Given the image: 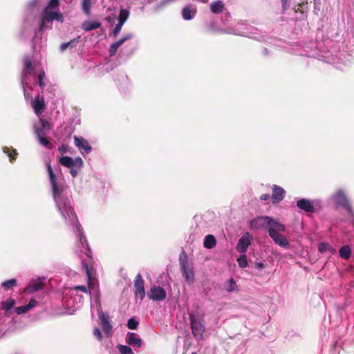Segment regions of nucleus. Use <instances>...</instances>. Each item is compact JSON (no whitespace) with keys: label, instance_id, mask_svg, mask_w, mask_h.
I'll return each mask as SVG.
<instances>
[{"label":"nucleus","instance_id":"20e7f679","mask_svg":"<svg viewBox=\"0 0 354 354\" xmlns=\"http://www.w3.org/2000/svg\"><path fill=\"white\" fill-rule=\"evenodd\" d=\"M45 80L46 74L41 68H24L22 72L21 84L24 87L28 86L30 84H37L43 89L46 86ZM24 95L26 96V90Z\"/></svg>","mask_w":354,"mask_h":354},{"label":"nucleus","instance_id":"1a4fd4ad","mask_svg":"<svg viewBox=\"0 0 354 354\" xmlns=\"http://www.w3.org/2000/svg\"><path fill=\"white\" fill-rule=\"evenodd\" d=\"M186 258L185 254H184V257H183V254L180 256V266L186 282L191 284L194 282V274L192 266L187 261Z\"/></svg>","mask_w":354,"mask_h":354},{"label":"nucleus","instance_id":"603ef678","mask_svg":"<svg viewBox=\"0 0 354 354\" xmlns=\"http://www.w3.org/2000/svg\"><path fill=\"white\" fill-rule=\"evenodd\" d=\"M288 0H281L282 7L283 10H286L288 8L287 3Z\"/></svg>","mask_w":354,"mask_h":354},{"label":"nucleus","instance_id":"6e6d98bb","mask_svg":"<svg viewBox=\"0 0 354 354\" xmlns=\"http://www.w3.org/2000/svg\"><path fill=\"white\" fill-rule=\"evenodd\" d=\"M258 267H259V268H262V267H263V264H262V263H259V264L258 265Z\"/></svg>","mask_w":354,"mask_h":354},{"label":"nucleus","instance_id":"2f4dec72","mask_svg":"<svg viewBox=\"0 0 354 354\" xmlns=\"http://www.w3.org/2000/svg\"><path fill=\"white\" fill-rule=\"evenodd\" d=\"M224 288L227 292H232L236 290V284L235 281L231 278L228 280V281L225 284Z\"/></svg>","mask_w":354,"mask_h":354},{"label":"nucleus","instance_id":"bb28decb","mask_svg":"<svg viewBox=\"0 0 354 354\" xmlns=\"http://www.w3.org/2000/svg\"><path fill=\"white\" fill-rule=\"evenodd\" d=\"M216 243L215 237L213 235L209 234L205 237L204 239V247L208 249L213 248Z\"/></svg>","mask_w":354,"mask_h":354},{"label":"nucleus","instance_id":"37998d69","mask_svg":"<svg viewBox=\"0 0 354 354\" xmlns=\"http://www.w3.org/2000/svg\"><path fill=\"white\" fill-rule=\"evenodd\" d=\"M14 156L11 153L10 150L8 147H5L3 149V152L8 155V156L10 158V161H12V160L15 159V156L17 155V151L15 149L12 150Z\"/></svg>","mask_w":354,"mask_h":354},{"label":"nucleus","instance_id":"72a5a7b5","mask_svg":"<svg viewBox=\"0 0 354 354\" xmlns=\"http://www.w3.org/2000/svg\"><path fill=\"white\" fill-rule=\"evenodd\" d=\"M237 262H238L239 266L240 268H246L248 266V261H247L246 255L245 254L241 255L237 259Z\"/></svg>","mask_w":354,"mask_h":354},{"label":"nucleus","instance_id":"412c9836","mask_svg":"<svg viewBox=\"0 0 354 354\" xmlns=\"http://www.w3.org/2000/svg\"><path fill=\"white\" fill-rule=\"evenodd\" d=\"M272 200L274 203H277L282 201L285 196V190L278 185H274L272 187Z\"/></svg>","mask_w":354,"mask_h":354},{"label":"nucleus","instance_id":"0eeeda50","mask_svg":"<svg viewBox=\"0 0 354 354\" xmlns=\"http://www.w3.org/2000/svg\"><path fill=\"white\" fill-rule=\"evenodd\" d=\"M333 202L337 206L342 207L347 212L353 214V209L346 193L342 189L337 190L332 196Z\"/></svg>","mask_w":354,"mask_h":354},{"label":"nucleus","instance_id":"393cba45","mask_svg":"<svg viewBox=\"0 0 354 354\" xmlns=\"http://www.w3.org/2000/svg\"><path fill=\"white\" fill-rule=\"evenodd\" d=\"M224 9V3L220 1H215L210 4V10L214 14H219Z\"/></svg>","mask_w":354,"mask_h":354},{"label":"nucleus","instance_id":"c85d7f7f","mask_svg":"<svg viewBox=\"0 0 354 354\" xmlns=\"http://www.w3.org/2000/svg\"><path fill=\"white\" fill-rule=\"evenodd\" d=\"M17 280L15 279H11L6 280L1 283V287L5 290H8L17 286Z\"/></svg>","mask_w":354,"mask_h":354},{"label":"nucleus","instance_id":"2eb2a0df","mask_svg":"<svg viewBox=\"0 0 354 354\" xmlns=\"http://www.w3.org/2000/svg\"><path fill=\"white\" fill-rule=\"evenodd\" d=\"M31 105L35 114L39 116L46 109L44 97L38 95L37 97L32 101Z\"/></svg>","mask_w":354,"mask_h":354},{"label":"nucleus","instance_id":"4d7b16f0","mask_svg":"<svg viewBox=\"0 0 354 354\" xmlns=\"http://www.w3.org/2000/svg\"><path fill=\"white\" fill-rule=\"evenodd\" d=\"M91 312H92V311H93V304H91Z\"/></svg>","mask_w":354,"mask_h":354},{"label":"nucleus","instance_id":"dca6fc26","mask_svg":"<svg viewBox=\"0 0 354 354\" xmlns=\"http://www.w3.org/2000/svg\"><path fill=\"white\" fill-rule=\"evenodd\" d=\"M44 283L42 279L39 278L36 279H32L29 284L25 288L24 292L32 294L37 290L43 289Z\"/></svg>","mask_w":354,"mask_h":354},{"label":"nucleus","instance_id":"473e14b6","mask_svg":"<svg viewBox=\"0 0 354 354\" xmlns=\"http://www.w3.org/2000/svg\"><path fill=\"white\" fill-rule=\"evenodd\" d=\"M117 348L120 354H133L131 348L129 346L119 344Z\"/></svg>","mask_w":354,"mask_h":354},{"label":"nucleus","instance_id":"09e8293b","mask_svg":"<svg viewBox=\"0 0 354 354\" xmlns=\"http://www.w3.org/2000/svg\"><path fill=\"white\" fill-rule=\"evenodd\" d=\"M38 304V301L34 299L30 300L27 305L29 310H31L32 308L35 307Z\"/></svg>","mask_w":354,"mask_h":354},{"label":"nucleus","instance_id":"39448f33","mask_svg":"<svg viewBox=\"0 0 354 354\" xmlns=\"http://www.w3.org/2000/svg\"><path fill=\"white\" fill-rule=\"evenodd\" d=\"M285 231V226L277 221V223L271 225L268 232L270 236L273 241L281 248H287L289 246V241L281 234Z\"/></svg>","mask_w":354,"mask_h":354},{"label":"nucleus","instance_id":"b1692460","mask_svg":"<svg viewBox=\"0 0 354 354\" xmlns=\"http://www.w3.org/2000/svg\"><path fill=\"white\" fill-rule=\"evenodd\" d=\"M37 6V0H30L26 6V11L28 15L35 17Z\"/></svg>","mask_w":354,"mask_h":354},{"label":"nucleus","instance_id":"49530a36","mask_svg":"<svg viewBox=\"0 0 354 354\" xmlns=\"http://www.w3.org/2000/svg\"><path fill=\"white\" fill-rule=\"evenodd\" d=\"M77 290H80L83 292H85L86 293L87 291H88V288L86 286H75L72 288V291H77Z\"/></svg>","mask_w":354,"mask_h":354},{"label":"nucleus","instance_id":"9b49d317","mask_svg":"<svg viewBox=\"0 0 354 354\" xmlns=\"http://www.w3.org/2000/svg\"><path fill=\"white\" fill-rule=\"evenodd\" d=\"M148 297L153 301H163L167 296L165 289L160 286H153L147 293Z\"/></svg>","mask_w":354,"mask_h":354},{"label":"nucleus","instance_id":"a211bd4d","mask_svg":"<svg viewBox=\"0 0 354 354\" xmlns=\"http://www.w3.org/2000/svg\"><path fill=\"white\" fill-rule=\"evenodd\" d=\"M126 342L129 345L138 348H140L142 344V341L139 335L136 333L130 332L127 334Z\"/></svg>","mask_w":354,"mask_h":354},{"label":"nucleus","instance_id":"5701e85b","mask_svg":"<svg viewBox=\"0 0 354 354\" xmlns=\"http://www.w3.org/2000/svg\"><path fill=\"white\" fill-rule=\"evenodd\" d=\"M318 250L320 253H328L329 255L335 253V250L328 243L322 242L318 244Z\"/></svg>","mask_w":354,"mask_h":354},{"label":"nucleus","instance_id":"6e6552de","mask_svg":"<svg viewBox=\"0 0 354 354\" xmlns=\"http://www.w3.org/2000/svg\"><path fill=\"white\" fill-rule=\"evenodd\" d=\"M277 223V221L272 219L269 216H259L250 221V227L251 229L256 230L267 228L269 231L271 225Z\"/></svg>","mask_w":354,"mask_h":354},{"label":"nucleus","instance_id":"3c124183","mask_svg":"<svg viewBox=\"0 0 354 354\" xmlns=\"http://www.w3.org/2000/svg\"><path fill=\"white\" fill-rule=\"evenodd\" d=\"M270 194H262L260 197V199L261 201H267L270 198Z\"/></svg>","mask_w":354,"mask_h":354},{"label":"nucleus","instance_id":"13d9d810","mask_svg":"<svg viewBox=\"0 0 354 354\" xmlns=\"http://www.w3.org/2000/svg\"><path fill=\"white\" fill-rule=\"evenodd\" d=\"M106 20L110 21V19H109V18H106Z\"/></svg>","mask_w":354,"mask_h":354},{"label":"nucleus","instance_id":"58836bf2","mask_svg":"<svg viewBox=\"0 0 354 354\" xmlns=\"http://www.w3.org/2000/svg\"><path fill=\"white\" fill-rule=\"evenodd\" d=\"M39 124L41 127V128L44 129V130H49L51 129L50 123L44 119L39 118Z\"/></svg>","mask_w":354,"mask_h":354},{"label":"nucleus","instance_id":"423d86ee","mask_svg":"<svg viewBox=\"0 0 354 354\" xmlns=\"http://www.w3.org/2000/svg\"><path fill=\"white\" fill-rule=\"evenodd\" d=\"M189 320L194 337L198 340L202 339L205 330L203 319L198 315L192 313L189 315Z\"/></svg>","mask_w":354,"mask_h":354},{"label":"nucleus","instance_id":"4be33fe9","mask_svg":"<svg viewBox=\"0 0 354 354\" xmlns=\"http://www.w3.org/2000/svg\"><path fill=\"white\" fill-rule=\"evenodd\" d=\"M100 26L101 23L99 21L87 20L82 24V28L86 32H89L99 28Z\"/></svg>","mask_w":354,"mask_h":354},{"label":"nucleus","instance_id":"864d4df0","mask_svg":"<svg viewBox=\"0 0 354 354\" xmlns=\"http://www.w3.org/2000/svg\"><path fill=\"white\" fill-rule=\"evenodd\" d=\"M339 59L341 60V62H339V64H346V62H344L342 58H339Z\"/></svg>","mask_w":354,"mask_h":354},{"label":"nucleus","instance_id":"8fccbe9b","mask_svg":"<svg viewBox=\"0 0 354 354\" xmlns=\"http://www.w3.org/2000/svg\"><path fill=\"white\" fill-rule=\"evenodd\" d=\"M227 33H230V34H234V35H243L245 32H242L241 31H236V30H228L227 31Z\"/></svg>","mask_w":354,"mask_h":354},{"label":"nucleus","instance_id":"aec40b11","mask_svg":"<svg viewBox=\"0 0 354 354\" xmlns=\"http://www.w3.org/2000/svg\"><path fill=\"white\" fill-rule=\"evenodd\" d=\"M133 37V34L129 33L124 37H122L121 39H120L118 41H115V43L112 44L109 48V54L111 56L114 55L118 48L121 46L126 41L129 40Z\"/></svg>","mask_w":354,"mask_h":354},{"label":"nucleus","instance_id":"4468645a","mask_svg":"<svg viewBox=\"0 0 354 354\" xmlns=\"http://www.w3.org/2000/svg\"><path fill=\"white\" fill-rule=\"evenodd\" d=\"M74 144L82 154L91 153L92 148L88 142L82 137H74Z\"/></svg>","mask_w":354,"mask_h":354},{"label":"nucleus","instance_id":"6ab92c4d","mask_svg":"<svg viewBox=\"0 0 354 354\" xmlns=\"http://www.w3.org/2000/svg\"><path fill=\"white\" fill-rule=\"evenodd\" d=\"M297 206L306 212L312 213L315 212L314 203L310 200L302 198L297 201Z\"/></svg>","mask_w":354,"mask_h":354},{"label":"nucleus","instance_id":"ddd939ff","mask_svg":"<svg viewBox=\"0 0 354 354\" xmlns=\"http://www.w3.org/2000/svg\"><path fill=\"white\" fill-rule=\"evenodd\" d=\"M144 280L140 274H138L134 281L135 296L142 300L145 297V290L144 288Z\"/></svg>","mask_w":354,"mask_h":354},{"label":"nucleus","instance_id":"f3484780","mask_svg":"<svg viewBox=\"0 0 354 354\" xmlns=\"http://www.w3.org/2000/svg\"><path fill=\"white\" fill-rule=\"evenodd\" d=\"M196 12L197 10L196 6L192 4H189L183 8L181 14L184 20L189 21L195 17Z\"/></svg>","mask_w":354,"mask_h":354},{"label":"nucleus","instance_id":"4c0bfd02","mask_svg":"<svg viewBox=\"0 0 354 354\" xmlns=\"http://www.w3.org/2000/svg\"><path fill=\"white\" fill-rule=\"evenodd\" d=\"M174 0H160V1L157 4L156 7V10H160L162 9L164 7L167 6L169 3L172 2Z\"/></svg>","mask_w":354,"mask_h":354},{"label":"nucleus","instance_id":"e433bc0d","mask_svg":"<svg viewBox=\"0 0 354 354\" xmlns=\"http://www.w3.org/2000/svg\"><path fill=\"white\" fill-rule=\"evenodd\" d=\"M138 326V322H137L133 318H130L127 322V327L129 329L134 330L136 329Z\"/></svg>","mask_w":354,"mask_h":354},{"label":"nucleus","instance_id":"c03bdc74","mask_svg":"<svg viewBox=\"0 0 354 354\" xmlns=\"http://www.w3.org/2000/svg\"><path fill=\"white\" fill-rule=\"evenodd\" d=\"M82 167H73L69 168L70 169V174L73 178H75L77 174L80 173Z\"/></svg>","mask_w":354,"mask_h":354},{"label":"nucleus","instance_id":"79ce46f5","mask_svg":"<svg viewBox=\"0 0 354 354\" xmlns=\"http://www.w3.org/2000/svg\"><path fill=\"white\" fill-rule=\"evenodd\" d=\"M28 310H29L28 307L27 306V305L17 307L15 308V311L18 315H21V314L26 313Z\"/></svg>","mask_w":354,"mask_h":354},{"label":"nucleus","instance_id":"f257e3e1","mask_svg":"<svg viewBox=\"0 0 354 354\" xmlns=\"http://www.w3.org/2000/svg\"><path fill=\"white\" fill-rule=\"evenodd\" d=\"M50 183L52 188L53 197L57 211L67 224L73 227L78 239L76 252L84 253L89 257L90 250L83 229L78 222L77 216L71 205V191L62 179H58L54 174L50 162H46Z\"/></svg>","mask_w":354,"mask_h":354},{"label":"nucleus","instance_id":"de8ad7c7","mask_svg":"<svg viewBox=\"0 0 354 354\" xmlns=\"http://www.w3.org/2000/svg\"><path fill=\"white\" fill-rule=\"evenodd\" d=\"M93 335L97 340L101 341L102 339V335L100 328H95L93 330Z\"/></svg>","mask_w":354,"mask_h":354},{"label":"nucleus","instance_id":"a18cd8bd","mask_svg":"<svg viewBox=\"0 0 354 354\" xmlns=\"http://www.w3.org/2000/svg\"><path fill=\"white\" fill-rule=\"evenodd\" d=\"M24 66H32V58L29 55H26L24 57Z\"/></svg>","mask_w":354,"mask_h":354},{"label":"nucleus","instance_id":"7c9ffc66","mask_svg":"<svg viewBox=\"0 0 354 354\" xmlns=\"http://www.w3.org/2000/svg\"><path fill=\"white\" fill-rule=\"evenodd\" d=\"M15 304V301L9 298L6 301H2L1 303V308L5 309L6 310H10Z\"/></svg>","mask_w":354,"mask_h":354},{"label":"nucleus","instance_id":"c9c22d12","mask_svg":"<svg viewBox=\"0 0 354 354\" xmlns=\"http://www.w3.org/2000/svg\"><path fill=\"white\" fill-rule=\"evenodd\" d=\"M37 139L39 144L42 146L47 147L50 144L49 140L45 137V136L41 135L40 133H38Z\"/></svg>","mask_w":354,"mask_h":354},{"label":"nucleus","instance_id":"c756f323","mask_svg":"<svg viewBox=\"0 0 354 354\" xmlns=\"http://www.w3.org/2000/svg\"><path fill=\"white\" fill-rule=\"evenodd\" d=\"M129 12L127 9H121L118 16V22L124 24L128 19Z\"/></svg>","mask_w":354,"mask_h":354},{"label":"nucleus","instance_id":"ea45409f","mask_svg":"<svg viewBox=\"0 0 354 354\" xmlns=\"http://www.w3.org/2000/svg\"><path fill=\"white\" fill-rule=\"evenodd\" d=\"M34 129H35V133L37 136V137H38V133H40L41 135L42 136H46V133L44 130V129L41 128V126H39V123L38 124H35L34 125Z\"/></svg>","mask_w":354,"mask_h":354},{"label":"nucleus","instance_id":"f704fd0d","mask_svg":"<svg viewBox=\"0 0 354 354\" xmlns=\"http://www.w3.org/2000/svg\"><path fill=\"white\" fill-rule=\"evenodd\" d=\"M91 2V0H83L82 1V9L86 14L90 12Z\"/></svg>","mask_w":354,"mask_h":354},{"label":"nucleus","instance_id":"a19ab883","mask_svg":"<svg viewBox=\"0 0 354 354\" xmlns=\"http://www.w3.org/2000/svg\"><path fill=\"white\" fill-rule=\"evenodd\" d=\"M124 24L118 22V24L115 25V28L113 30L112 35L114 37H116L120 32L121 31V29L122 28Z\"/></svg>","mask_w":354,"mask_h":354},{"label":"nucleus","instance_id":"5fc2aeb1","mask_svg":"<svg viewBox=\"0 0 354 354\" xmlns=\"http://www.w3.org/2000/svg\"><path fill=\"white\" fill-rule=\"evenodd\" d=\"M199 1H201L203 3H206L208 2V0H199Z\"/></svg>","mask_w":354,"mask_h":354},{"label":"nucleus","instance_id":"a878e982","mask_svg":"<svg viewBox=\"0 0 354 354\" xmlns=\"http://www.w3.org/2000/svg\"><path fill=\"white\" fill-rule=\"evenodd\" d=\"M79 38L80 37H78L77 38L73 39L68 42L62 43L60 46V50L63 52L68 48H75L79 41Z\"/></svg>","mask_w":354,"mask_h":354},{"label":"nucleus","instance_id":"f8f14e48","mask_svg":"<svg viewBox=\"0 0 354 354\" xmlns=\"http://www.w3.org/2000/svg\"><path fill=\"white\" fill-rule=\"evenodd\" d=\"M59 162L62 166L67 168H71L73 167H82L84 164L82 159L80 157L73 159L69 156H63L60 158Z\"/></svg>","mask_w":354,"mask_h":354},{"label":"nucleus","instance_id":"cd10ccee","mask_svg":"<svg viewBox=\"0 0 354 354\" xmlns=\"http://www.w3.org/2000/svg\"><path fill=\"white\" fill-rule=\"evenodd\" d=\"M339 253L342 259H348L351 255V250L348 245H344L339 249Z\"/></svg>","mask_w":354,"mask_h":354},{"label":"nucleus","instance_id":"9d476101","mask_svg":"<svg viewBox=\"0 0 354 354\" xmlns=\"http://www.w3.org/2000/svg\"><path fill=\"white\" fill-rule=\"evenodd\" d=\"M252 240L253 236L249 232L244 233L238 241L236 247V250L239 253L245 252Z\"/></svg>","mask_w":354,"mask_h":354},{"label":"nucleus","instance_id":"bf43d9fd","mask_svg":"<svg viewBox=\"0 0 354 354\" xmlns=\"http://www.w3.org/2000/svg\"><path fill=\"white\" fill-rule=\"evenodd\" d=\"M192 354H196V353H192Z\"/></svg>","mask_w":354,"mask_h":354},{"label":"nucleus","instance_id":"f03ea898","mask_svg":"<svg viewBox=\"0 0 354 354\" xmlns=\"http://www.w3.org/2000/svg\"><path fill=\"white\" fill-rule=\"evenodd\" d=\"M59 0H49L46 7L41 15V20L37 30H35V37L32 39L34 48H37V37L39 32L50 29L54 20L62 22L64 17L59 10Z\"/></svg>","mask_w":354,"mask_h":354},{"label":"nucleus","instance_id":"7ed1b4c3","mask_svg":"<svg viewBox=\"0 0 354 354\" xmlns=\"http://www.w3.org/2000/svg\"><path fill=\"white\" fill-rule=\"evenodd\" d=\"M83 266L85 268L88 279V288L89 293L93 294V301L95 304L97 310L98 311L99 319L103 332L107 337H110L113 335V326L111 324L110 317L107 314L100 310V290L97 287L95 286V278L93 276L91 270L88 268L85 261H82Z\"/></svg>","mask_w":354,"mask_h":354}]
</instances>
